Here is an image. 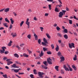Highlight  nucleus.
Returning a JSON list of instances; mask_svg holds the SVG:
<instances>
[{
	"instance_id": "nucleus-2",
	"label": "nucleus",
	"mask_w": 78,
	"mask_h": 78,
	"mask_svg": "<svg viewBox=\"0 0 78 78\" xmlns=\"http://www.w3.org/2000/svg\"><path fill=\"white\" fill-rule=\"evenodd\" d=\"M10 59H7L6 60V61L7 62V65L8 66H9L11 64H12L13 63V62H11V61L9 60Z\"/></svg>"
},
{
	"instance_id": "nucleus-60",
	"label": "nucleus",
	"mask_w": 78,
	"mask_h": 78,
	"mask_svg": "<svg viewBox=\"0 0 78 78\" xmlns=\"http://www.w3.org/2000/svg\"><path fill=\"white\" fill-rule=\"evenodd\" d=\"M58 43L59 44H61V42H62V41L61 40H58Z\"/></svg>"
},
{
	"instance_id": "nucleus-7",
	"label": "nucleus",
	"mask_w": 78,
	"mask_h": 78,
	"mask_svg": "<svg viewBox=\"0 0 78 78\" xmlns=\"http://www.w3.org/2000/svg\"><path fill=\"white\" fill-rule=\"evenodd\" d=\"M63 67L66 71H69V68L67 67H66V65H63Z\"/></svg>"
},
{
	"instance_id": "nucleus-61",
	"label": "nucleus",
	"mask_w": 78,
	"mask_h": 78,
	"mask_svg": "<svg viewBox=\"0 0 78 78\" xmlns=\"http://www.w3.org/2000/svg\"><path fill=\"white\" fill-rule=\"evenodd\" d=\"M4 27H1L0 28V30H4Z\"/></svg>"
},
{
	"instance_id": "nucleus-32",
	"label": "nucleus",
	"mask_w": 78,
	"mask_h": 78,
	"mask_svg": "<svg viewBox=\"0 0 78 78\" xmlns=\"http://www.w3.org/2000/svg\"><path fill=\"white\" fill-rule=\"evenodd\" d=\"M2 49L3 51H5V49H6V47H2Z\"/></svg>"
},
{
	"instance_id": "nucleus-29",
	"label": "nucleus",
	"mask_w": 78,
	"mask_h": 78,
	"mask_svg": "<svg viewBox=\"0 0 78 78\" xmlns=\"http://www.w3.org/2000/svg\"><path fill=\"white\" fill-rule=\"evenodd\" d=\"M43 50L44 51H48V50H47V48H43Z\"/></svg>"
},
{
	"instance_id": "nucleus-12",
	"label": "nucleus",
	"mask_w": 78,
	"mask_h": 78,
	"mask_svg": "<svg viewBox=\"0 0 78 78\" xmlns=\"http://www.w3.org/2000/svg\"><path fill=\"white\" fill-rule=\"evenodd\" d=\"M60 59H61L60 62H62V61H64V60H65V59H64V57L63 56L60 57Z\"/></svg>"
},
{
	"instance_id": "nucleus-18",
	"label": "nucleus",
	"mask_w": 78,
	"mask_h": 78,
	"mask_svg": "<svg viewBox=\"0 0 78 78\" xmlns=\"http://www.w3.org/2000/svg\"><path fill=\"white\" fill-rule=\"evenodd\" d=\"M46 36H47V37L48 38V39H50L51 38V37L50 35H49V34H46Z\"/></svg>"
},
{
	"instance_id": "nucleus-64",
	"label": "nucleus",
	"mask_w": 78,
	"mask_h": 78,
	"mask_svg": "<svg viewBox=\"0 0 78 78\" xmlns=\"http://www.w3.org/2000/svg\"><path fill=\"white\" fill-rule=\"evenodd\" d=\"M5 10V9H2L0 10V12H2L3 11H4Z\"/></svg>"
},
{
	"instance_id": "nucleus-34",
	"label": "nucleus",
	"mask_w": 78,
	"mask_h": 78,
	"mask_svg": "<svg viewBox=\"0 0 78 78\" xmlns=\"http://www.w3.org/2000/svg\"><path fill=\"white\" fill-rule=\"evenodd\" d=\"M23 23H24V21H21V23H20V27H22V25L23 24Z\"/></svg>"
},
{
	"instance_id": "nucleus-30",
	"label": "nucleus",
	"mask_w": 78,
	"mask_h": 78,
	"mask_svg": "<svg viewBox=\"0 0 78 78\" xmlns=\"http://www.w3.org/2000/svg\"><path fill=\"white\" fill-rule=\"evenodd\" d=\"M72 67L73 69H74V70H76V67L74 65L72 66Z\"/></svg>"
},
{
	"instance_id": "nucleus-46",
	"label": "nucleus",
	"mask_w": 78,
	"mask_h": 78,
	"mask_svg": "<svg viewBox=\"0 0 78 78\" xmlns=\"http://www.w3.org/2000/svg\"><path fill=\"white\" fill-rule=\"evenodd\" d=\"M26 23L28 26H30V22H26Z\"/></svg>"
},
{
	"instance_id": "nucleus-44",
	"label": "nucleus",
	"mask_w": 78,
	"mask_h": 78,
	"mask_svg": "<svg viewBox=\"0 0 78 78\" xmlns=\"http://www.w3.org/2000/svg\"><path fill=\"white\" fill-rule=\"evenodd\" d=\"M41 39H39L38 40V42L39 44H41Z\"/></svg>"
},
{
	"instance_id": "nucleus-8",
	"label": "nucleus",
	"mask_w": 78,
	"mask_h": 78,
	"mask_svg": "<svg viewBox=\"0 0 78 78\" xmlns=\"http://www.w3.org/2000/svg\"><path fill=\"white\" fill-rule=\"evenodd\" d=\"M11 36H12L13 37H14L17 36V34H16V33H12L11 34Z\"/></svg>"
},
{
	"instance_id": "nucleus-49",
	"label": "nucleus",
	"mask_w": 78,
	"mask_h": 78,
	"mask_svg": "<svg viewBox=\"0 0 78 78\" xmlns=\"http://www.w3.org/2000/svg\"><path fill=\"white\" fill-rule=\"evenodd\" d=\"M15 63H16V64H20V65H21V63H19V62L17 61H16L15 62Z\"/></svg>"
},
{
	"instance_id": "nucleus-27",
	"label": "nucleus",
	"mask_w": 78,
	"mask_h": 78,
	"mask_svg": "<svg viewBox=\"0 0 78 78\" xmlns=\"http://www.w3.org/2000/svg\"><path fill=\"white\" fill-rule=\"evenodd\" d=\"M11 66L13 68H16V63L12 65Z\"/></svg>"
},
{
	"instance_id": "nucleus-55",
	"label": "nucleus",
	"mask_w": 78,
	"mask_h": 78,
	"mask_svg": "<svg viewBox=\"0 0 78 78\" xmlns=\"http://www.w3.org/2000/svg\"><path fill=\"white\" fill-rule=\"evenodd\" d=\"M12 24H10L9 27V29H12Z\"/></svg>"
},
{
	"instance_id": "nucleus-26",
	"label": "nucleus",
	"mask_w": 78,
	"mask_h": 78,
	"mask_svg": "<svg viewBox=\"0 0 78 78\" xmlns=\"http://www.w3.org/2000/svg\"><path fill=\"white\" fill-rule=\"evenodd\" d=\"M23 56L25 57H26V58H28V57L29 56L28 55H27L25 53L23 54Z\"/></svg>"
},
{
	"instance_id": "nucleus-25",
	"label": "nucleus",
	"mask_w": 78,
	"mask_h": 78,
	"mask_svg": "<svg viewBox=\"0 0 78 78\" xmlns=\"http://www.w3.org/2000/svg\"><path fill=\"white\" fill-rule=\"evenodd\" d=\"M10 20H11V24H13L14 23V20H12V18H11Z\"/></svg>"
},
{
	"instance_id": "nucleus-13",
	"label": "nucleus",
	"mask_w": 78,
	"mask_h": 78,
	"mask_svg": "<svg viewBox=\"0 0 78 78\" xmlns=\"http://www.w3.org/2000/svg\"><path fill=\"white\" fill-rule=\"evenodd\" d=\"M44 54V53H43L42 51L41 52V53L40 54L39 56L40 57H42V56H43Z\"/></svg>"
},
{
	"instance_id": "nucleus-22",
	"label": "nucleus",
	"mask_w": 78,
	"mask_h": 78,
	"mask_svg": "<svg viewBox=\"0 0 78 78\" xmlns=\"http://www.w3.org/2000/svg\"><path fill=\"white\" fill-rule=\"evenodd\" d=\"M9 8H7L5 10L4 12H8V11H9Z\"/></svg>"
},
{
	"instance_id": "nucleus-33",
	"label": "nucleus",
	"mask_w": 78,
	"mask_h": 78,
	"mask_svg": "<svg viewBox=\"0 0 78 78\" xmlns=\"http://www.w3.org/2000/svg\"><path fill=\"white\" fill-rule=\"evenodd\" d=\"M33 73H34V74H35V75H37V73H36V69H34V70Z\"/></svg>"
},
{
	"instance_id": "nucleus-15",
	"label": "nucleus",
	"mask_w": 78,
	"mask_h": 78,
	"mask_svg": "<svg viewBox=\"0 0 78 78\" xmlns=\"http://www.w3.org/2000/svg\"><path fill=\"white\" fill-rule=\"evenodd\" d=\"M8 25V23H3V25L4 26H5V27L6 28H8V26L7 25Z\"/></svg>"
},
{
	"instance_id": "nucleus-20",
	"label": "nucleus",
	"mask_w": 78,
	"mask_h": 78,
	"mask_svg": "<svg viewBox=\"0 0 78 78\" xmlns=\"http://www.w3.org/2000/svg\"><path fill=\"white\" fill-rule=\"evenodd\" d=\"M59 66H56L55 67V69L57 70V71H59V69H58V68Z\"/></svg>"
},
{
	"instance_id": "nucleus-50",
	"label": "nucleus",
	"mask_w": 78,
	"mask_h": 78,
	"mask_svg": "<svg viewBox=\"0 0 78 78\" xmlns=\"http://www.w3.org/2000/svg\"><path fill=\"white\" fill-rule=\"evenodd\" d=\"M51 46L52 47V49H53L54 48H55V47L54 46V45L53 44H52L51 45Z\"/></svg>"
},
{
	"instance_id": "nucleus-17",
	"label": "nucleus",
	"mask_w": 78,
	"mask_h": 78,
	"mask_svg": "<svg viewBox=\"0 0 78 78\" xmlns=\"http://www.w3.org/2000/svg\"><path fill=\"white\" fill-rule=\"evenodd\" d=\"M14 55L15 57H16L17 58H18L19 57V55L15 53L14 54Z\"/></svg>"
},
{
	"instance_id": "nucleus-31",
	"label": "nucleus",
	"mask_w": 78,
	"mask_h": 78,
	"mask_svg": "<svg viewBox=\"0 0 78 78\" xmlns=\"http://www.w3.org/2000/svg\"><path fill=\"white\" fill-rule=\"evenodd\" d=\"M55 50L56 51H59V47L57 46L55 48Z\"/></svg>"
},
{
	"instance_id": "nucleus-45",
	"label": "nucleus",
	"mask_w": 78,
	"mask_h": 78,
	"mask_svg": "<svg viewBox=\"0 0 78 78\" xmlns=\"http://www.w3.org/2000/svg\"><path fill=\"white\" fill-rule=\"evenodd\" d=\"M68 67L69 69V70H70V71H72V69L70 67V66L68 65Z\"/></svg>"
},
{
	"instance_id": "nucleus-4",
	"label": "nucleus",
	"mask_w": 78,
	"mask_h": 78,
	"mask_svg": "<svg viewBox=\"0 0 78 78\" xmlns=\"http://www.w3.org/2000/svg\"><path fill=\"white\" fill-rule=\"evenodd\" d=\"M69 47L70 48H72V47H73V48H75V44L73 43H72L71 44L70 43L69 44Z\"/></svg>"
},
{
	"instance_id": "nucleus-39",
	"label": "nucleus",
	"mask_w": 78,
	"mask_h": 78,
	"mask_svg": "<svg viewBox=\"0 0 78 78\" xmlns=\"http://www.w3.org/2000/svg\"><path fill=\"white\" fill-rule=\"evenodd\" d=\"M24 45H25V44H20V46L21 47H23Z\"/></svg>"
},
{
	"instance_id": "nucleus-21",
	"label": "nucleus",
	"mask_w": 78,
	"mask_h": 78,
	"mask_svg": "<svg viewBox=\"0 0 78 78\" xmlns=\"http://www.w3.org/2000/svg\"><path fill=\"white\" fill-rule=\"evenodd\" d=\"M55 11L58 12H59V9H58L57 7H56L55 9Z\"/></svg>"
},
{
	"instance_id": "nucleus-42",
	"label": "nucleus",
	"mask_w": 78,
	"mask_h": 78,
	"mask_svg": "<svg viewBox=\"0 0 78 78\" xmlns=\"http://www.w3.org/2000/svg\"><path fill=\"white\" fill-rule=\"evenodd\" d=\"M69 23L70 24H72V20H69Z\"/></svg>"
},
{
	"instance_id": "nucleus-56",
	"label": "nucleus",
	"mask_w": 78,
	"mask_h": 78,
	"mask_svg": "<svg viewBox=\"0 0 78 78\" xmlns=\"http://www.w3.org/2000/svg\"><path fill=\"white\" fill-rule=\"evenodd\" d=\"M40 28L41 29V31H43V30H44V28L41 27H40Z\"/></svg>"
},
{
	"instance_id": "nucleus-24",
	"label": "nucleus",
	"mask_w": 78,
	"mask_h": 78,
	"mask_svg": "<svg viewBox=\"0 0 78 78\" xmlns=\"http://www.w3.org/2000/svg\"><path fill=\"white\" fill-rule=\"evenodd\" d=\"M5 22H8V23H9V20H8V18H5Z\"/></svg>"
},
{
	"instance_id": "nucleus-54",
	"label": "nucleus",
	"mask_w": 78,
	"mask_h": 78,
	"mask_svg": "<svg viewBox=\"0 0 78 78\" xmlns=\"http://www.w3.org/2000/svg\"><path fill=\"white\" fill-rule=\"evenodd\" d=\"M15 46L18 48V50H20V47L18 45H16Z\"/></svg>"
},
{
	"instance_id": "nucleus-63",
	"label": "nucleus",
	"mask_w": 78,
	"mask_h": 78,
	"mask_svg": "<svg viewBox=\"0 0 78 78\" xmlns=\"http://www.w3.org/2000/svg\"><path fill=\"white\" fill-rule=\"evenodd\" d=\"M5 69H9V67L7 66H5Z\"/></svg>"
},
{
	"instance_id": "nucleus-11",
	"label": "nucleus",
	"mask_w": 78,
	"mask_h": 78,
	"mask_svg": "<svg viewBox=\"0 0 78 78\" xmlns=\"http://www.w3.org/2000/svg\"><path fill=\"white\" fill-rule=\"evenodd\" d=\"M57 55H58V56H59L60 57L62 56V54H61V52H60V51H59L57 53Z\"/></svg>"
},
{
	"instance_id": "nucleus-10",
	"label": "nucleus",
	"mask_w": 78,
	"mask_h": 78,
	"mask_svg": "<svg viewBox=\"0 0 78 78\" xmlns=\"http://www.w3.org/2000/svg\"><path fill=\"white\" fill-rule=\"evenodd\" d=\"M41 67H42L41 68L42 69H47V67L44 65H41Z\"/></svg>"
},
{
	"instance_id": "nucleus-40",
	"label": "nucleus",
	"mask_w": 78,
	"mask_h": 78,
	"mask_svg": "<svg viewBox=\"0 0 78 78\" xmlns=\"http://www.w3.org/2000/svg\"><path fill=\"white\" fill-rule=\"evenodd\" d=\"M64 31L65 33H68V31H67V29H65L64 30Z\"/></svg>"
},
{
	"instance_id": "nucleus-28",
	"label": "nucleus",
	"mask_w": 78,
	"mask_h": 78,
	"mask_svg": "<svg viewBox=\"0 0 78 78\" xmlns=\"http://www.w3.org/2000/svg\"><path fill=\"white\" fill-rule=\"evenodd\" d=\"M57 36H58V37H62V35H61V34L59 33H58L57 34Z\"/></svg>"
},
{
	"instance_id": "nucleus-41",
	"label": "nucleus",
	"mask_w": 78,
	"mask_h": 78,
	"mask_svg": "<svg viewBox=\"0 0 78 78\" xmlns=\"http://www.w3.org/2000/svg\"><path fill=\"white\" fill-rule=\"evenodd\" d=\"M61 47H64V46H65V44H64L62 43H61Z\"/></svg>"
},
{
	"instance_id": "nucleus-47",
	"label": "nucleus",
	"mask_w": 78,
	"mask_h": 78,
	"mask_svg": "<svg viewBox=\"0 0 78 78\" xmlns=\"http://www.w3.org/2000/svg\"><path fill=\"white\" fill-rule=\"evenodd\" d=\"M47 54L48 55H51V52L50 51H47Z\"/></svg>"
},
{
	"instance_id": "nucleus-58",
	"label": "nucleus",
	"mask_w": 78,
	"mask_h": 78,
	"mask_svg": "<svg viewBox=\"0 0 78 78\" xmlns=\"http://www.w3.org/2000/svg\"><path fill=\"white\" fill-rule=\"evenodd\" d=\"M0 51L1 53H4V51L2 50H1Z\"/></svg>"
},
{
	"instance_id": "nucleus-19",
	"label": "nucleus",
	"mask_w": 78,
	"mask_h": 78,
	"mask_svg": "<svg viewBox=\"0 0 78 78\" xmlns=\"http://www.w3.org/2000/svg\"><path fill=\"white\" fill-rule=\"evenodd\" d=\"M77 57V56H76V55H75V57L73 58V59L74 61H76L77 60V59H76V57Z\"/></svg>"
},
{
	"instance_id": "nucleus-52",
	"label": "nucleus",
	"mask_w": 78,
	"mask_h": 78,
	"mask_svg": "<svg viewBox=\"0 0 78 78\" xmlns=\"http://www.w3.org/2000/svg\"><path fill=\"white\" fill-rule=\"evenodd\" d=\"M62 12H63V15H64V14H65V13L66 12V11L62 10Z\"/></svg>"
},
{
	"instance_id": "nucleus-16",
	"label": "nucleus",
	"mask_w": 78,
	"mask_h": 78,
	"mask_svg": "<svg viewBox=\"0 0 78 78\" xmlns=\"http://www.w3.org/2000/svg\"><path fill=\"white\" fill-rule=\"evenodd\" d=\"M63 37L66 39H68V36L67 34L64 35Z\"/></svg>"
},
{
	"instance_id": "nucleus-9",
	"label": "nucleus",
	"mask_w": 78,
	"mask_h": 78,
	"mask_svg": "<svg viewBox=\"0 0 78 78\" xmlns=\"http://www.w3.org/2000/svg\"><path fill=\"white\" fill-rule=\"evenodd\" d=\"M34 36L35 37V40L37 41V40H38V37H37V35H36V34L34 33Z\"/></svg>"
},
{
	"instance_id": "nucleus-57",
	"label": "nucleus",
	"mask_w": 78,
	"mask_h": 78,
	"mask_svg": "<svg viewBox=\"0 0 78 78\" xmlns=\"http://www.w3.org/2000/svg\"><path fill=\"white\" fill-rule=\"evenodd\" d=\"M57 6H59V8H61V6H62V5L60 4V5H58Z\"/></svg>"
},
{
	"instance_id": "nucleus-6",
	"label": "nucleus",
	"mask_w": 78,
	"mask_h": 78,
	"mask_svg": "<svg viewBox=\"0 0 78 78\" xmlns=\"http://www.w3.org/2000/svg\"><path fill=\"white\" fill-rule=\"evenodd\" d=\"M59 15H58V17H60L61 18H62V16L64 15V14L63 13V12H60L59 13Z\"/></svg>"
},
{
	"instance_id": "nucleus-23",
	"label": "nucleus",
	"mask_w": 78,
	"mask_h": 78,
	"mask_svg": "<svg viewBox=\"0 0 78 78\" xmlns=\"http://www.w3.org/2000/svg\"><path fill=\"white\" fill-rule=\"evenodd\" d=\"M12 43V41H10V42L9 43V44H8V46H11V43Z\"/></svg>"
},
{
	"instance_id": "nucleus-53",
	"label": "nucleus",
	"mask_w": 78,
	"mask_h": 78,
	"mask_svg": "<svg viewBox=\"0 0 78 78\" xmlns=\"http://www.w3.org/2000/svg\"><path fill=\"white\" fill-rule=\"evenodd\" d=\"M8 53H9V52L8 51H5V55H7L8 54Z\"/></svg>"
},
{
	"instance_id": "nucleus-14",
	"label": "nucleus",
	"mask_w": 78,
	"mask_h": 78,
	"mask_svg": "<svg viewBox=\"0 0 78 78\" xmlns=\"http://www.w3.org/2000/svg\"><path fill=\"white\" fill-rule=\"evenodd\" d=\"M43 63L45 66H48V63L47 61H44L43 62Z\"/></svg>"
},
{
	"instance_id": "nucleus-59",
	"label": "nucleus",
	"mask_w": 78,
	"mask_h": 78,
	"mask_svg": "<svg viewBox=\"0 0 78 78\" xmlns=\"http://www.w3.org/2000/svg\"><path fill=\"white\" fill-rule=\"evenodd\" d=\"M6 59H7V58L6 57H4V58H3V60H6Z\"/></svg>"
},
{
	"instance_id": "nucleus-62",
	"label": "nucleus",
	"mask_w": 78,
	"mask_h": 78,
	"mask_svg": "<svg viewBox=\"0 0 78 78\" xmlns=\"http://www.w3.org/2000/svg\"><path fill=\"white\" fill-rule=\"evenodd\" d=\"M16 76H17V77H18V78H21V77L20 76H19L18 75H16V74H15Z\"/></svg>"
},
{
	"instance_id": "nucleus-48",
	"label": "nucleus",
	"mask_w": 78,
	"mask_h": 78,
	"mask_svg": "<svg viewBox=\"0 0 78 78\" xmlns=\"http://www.w3.org/2000/svg\"><path fill=\"white\" fill-rule=\"evenodd\" d=\"M61 73L62 74H64V71L62 70V69H61Z\"/></svg>"
},
{
	"instance_id": "nucleus-37",
	"label": "nucleus",
	"mask_w": 78,
	"mask_h": 78,
	"mask_svg": "<svg viewBox=\"0 0 78 78\" xmlns=\"http://www.w3.org/2000/svg\"><path fill=\"white\" fill-rule=\"evenodd\" d=\"M48 7L49 9V10H51V5H49Z\"/></svg>"
},
{
	"instance_id": "nucleus-3",
	"label": "nucleus",
	"mask_w": 78,
	"mask_h": 78,
	"mask_svg": "<svg viewBox=\"0 0 78 78\" xmlns=\"http://www.w3.org/2000/svg\"><path fill=\"white\" fill-rule=\"evenodd\" d=\"M38 76L39 77H40V78H43V75H44L45 74L43 73V72H39L38 73Z\"/></svg>"
},
{
	"instance_id": "nucleus-51",
	"label": "nucleus",
	"mask_w": 78,
	"mask_h": 78,
	"mask_svg": "<svg viewBox=\"0 0 78 78\" xmlns=\"http://www.w3.org/2000/svg\"><path fill=\"white\" fill-rule=\"evenodd\" d=\"M28 38L29 39H30L31 37V35L30 34L28 35L27 36Z\"/></svg>"
},
{
	"instance_id": "nucleus-1",
	"label": "nucleus",
	"mask_w": 78,
	"mask_h": 78,
	"mask_svg": "<svg viewBox=\"0 0 78 78\" xmlns=\"http://www.w3.org/2000/svg\"><path fill=\"white\" fill-rule=\"evenodd\" d=\"M43 41L44 42H42L41 44H42L43 45H44L45 47H47L48 46V44H48V42H47V40L45 39V38H44L43 39Z\"/></svg>"
},
{
	"instance_id": "nucleus-38",
	"label": "nucleus",
	"mask_w": 78,
	"mask_h": 78,
	"mask_svg": "<svg viewBox=\"0 0 78 78\" xmlns=\"http://www.w3.org/2000/svg\"><path fill=\"white\" fill-rule=\"evenodd\" d=\"M14 72H15L16 73H17V72H19V70L18 69H14Z\"/></svg>"
},
{
	"instance_id": "nucleus-43",
	"label": "nucleus",
	"mask_w": 78,
	"mask_h": 78,
	"mask_svg": "<svg viewBox=\"0 0 78 78\" xmlns=\"http://www.w3.org/2000/svg\"><path fill=\"white\" fill-rule=\"evenodd\" d=\"M27 50L29 52V54H31V53H32V52L31 51H30L28 49H27Z\"/></svg>"
},
{
	"instance_id": "nucleus-35",
	"label": "nucleus",
	"mask_w": 78,
	"mask_h": 78,
	"mask_svg": "<svg viewBox=\"0 0 78 78\" xmlns=\"http://www.w3.org/2000/svg\"><path fill=\"white\" fill-rule=\"evenodd\" d=\"M56 29L57 31H59V30H61V29L60 28H59L58 26L57 27Z\"/></svg>"
},
{
	"instance_id": "nucleus-36",
	"label": "nucleus",
	"mask_w": 78,
	"mask_h": 78,
	"mask_svg": "<svg viewBox=\"0 0 78 78\" xmlns=\"http://www.w3.org/2000/svg\"><path fill=\"white\" fill-rule=\"evenodd\" d=\"M3 76L5 78H8V77H7V75H6V74L3 75Z\"/></svg>"
},
{
	"instance_id": "nucleus-5",
	"label": "nucleus",
	"mask_w": 78,
	"mask_h": 78,
	"mask_svg": "<svg viewBox=\"0 0 78 78\" xmlns=\"http://www.w3.org/2000/svg\"><path fill=\"white\" fill-rule=\"evenodd\" d=\"M47 62H48V64H52V62H51V61L52 60H51L50 58H48L47 59Z\"/></svg>"
}]
</instances>
